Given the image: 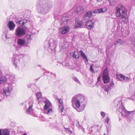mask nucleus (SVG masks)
I'll use <instances>...</instances> for the list:
<instances>
[{
    "mask_svg": "<svg viewBox=\"0 0 135 135\" xmlns=\"http://www.w3.org/2000/svg\"><path fill=\"white\" fill-rule=\"evenodd\" d=\"M85 101V98L83 95L77 94L72 99V106L77 111L81 112L83 110L81 105L84 103Z\"/></svg>",
    "mask_w": 135,
    "mask_h": 135,
    "instance_id": "nucleus-1",
    "label": "nucleus"
},
{
    "mask_svg": "<svg viewBox=\"0 0 135 135\" xmlns=\"http://www.w3.org/2000/svg\"><path fill=\"white\" fill-rule=\"evenodd\" d=\"M52 7L51 2L46 0H38L36 4L38 12L44 15L47 13Z\"/></svg>",
    "mask_w": 135,
    "mask_h": 135,
    "instance_id": "nucleus-2",
    "label": "nucleus"
},
{
    "mask_svg": "<svg viewBox=\"0 0 135 135\" xmlns=\"http://www.w3.org/2000/svg\"><path fill=\"white\" fill-rule=\"evenodd\" d=\"M125 10L124 6L121 4H119L116 8V15L120 17L121 22H125L127 20V14Z\"/></svg>",
    "mask_w": 135,
    "mask_h": 135,
    "instance_id": "nucleus-3",
    "label": "nucleus"
},
{
    "mask_svg": "<svg viewBox=\"0 0 135 135\" xmlns=\"http://www.w3.org/2000/svg\"><path fill=\"white\" fill-rule=\"evenodd\" d=\"M114 103L119 106L118 111L122 115L123 117H128V115L130 114L131 112L126 110L122 105L119 106V104H120L122 103L120 99L118 98H116L114 100Z\"/></svg>",
    "mask_w": 135,
    "mask_h": 135,
    "instance_id": "nucleus-4",
    "label": "nucleus"
},
{
    "mask_svg": "<svg viewBox=\"0 0 135 135\" xmlns=\"http://www.w3.org/2000/svg\"><path fill=\"white\" fill-rule=\"evenodd\" d=\"M15 79V76L13 75H11L9 77V79L11 82H9L10 84L8 85L7 86L5 87L3 89V93L0 94V95L1 96L2 95L3 96L2 98H4V95H5L6 96H9L10 94L11 89L10 87L11 86V84L14 82Z\"/></svg>",
    "mask_w": 135,
    "mask_h": 135,
    "instance_id": "nucleus-5",
    "label": "nucleus"
},
{
    "mask_svg": "<svg viewBox=\"0 0 135 135\" xmlns=\"http://www.w3.org/2000/svg\"><path fill=\"white\" fill-rule=\"evenodd\" d=\"M45 105L44 107V113L48 115H50L52 112V104L48 100L44 101Z\"/></svg>",
    "mask_w": 135,
    "mask_h": 135,
    "instance_id": "nucleus-6",
    "label": "nucleus"
},
{
    "mask_svg": "<svg viewBox=\"0 0 135 135\" xmlns=\"http://www.w3.org/2000/svg\"><path fill=\"white\" fill-rule=\"evenodd\" d=\"M114 86V83L111 82L109 85H107L105 86H103L102 88V90L106 95H108L111 90Z\"/></svg>",
    "mask_w": 135,
    "mask_h": 135,
    "instance_id": "nucleus-7",
    "label": "nucleus"
},
{
    "mask_svg": "<svg viewBox=\"0 0 135 135\" xmlns=\"http://www.w3.org/2000/svg\"><path fill=\"white\" fill-rule=\"evenodd\" d=\"M58 39L55 37H53L49 40V47L52 50L55 49L57 46L58 44Z\"/></svg>",
    "mask_w": 135,
    "mask_h": 135,
    "instance_id": "nucleus-8",
    "label": "nucleus"
},
{
    "mask_svg": "<svg viewBox=\"0 0 135 135\" xmlns=\"http://www.w3.org/2000/svg\"><path fill=\"white\" fill-rule=\"evenodd\" d=\"M23 57V55H22L13 56L12 57V62L16 67H17V64H19L21 61H22Z\"/></svg>",
    "mask_w": 135,
    "mask_h": 135,
    "instance_id": "nucleus-9",
    "label": "nucleus"
},
{
    "mask_svg": "<svg viewBox=\"0 0 135 135\" xmlns=\"http://www.w3.org/2000/svg\"><path fill=\"white\" fill-rule=\"evenodd\" d=\"M26 33V31L23 28L18 27L16 30L15 34L17 36L21 37L24 36Z\"/></svg>",
    "mask_w": 135,
    "mask_h": 135,
    "instance_id": "nucleus-10",
    "label": "nucleus"
},
{
    "mask_svg": "<svg viewBox=\"0 0 135 135\" xmlns=\"http://www.w3.org/2000/svg\"><path fill=\"white\" fill-rule=\"evenodd\" d=\"M103 79L104 83H108L110 81L108 71L107 68L105 69L104 71Z\"/></svg>",
    "mask_w": 135,
    "mask_h": 135,
    "instance_id": "nucleus-11",
    "label": "nucleus"
},
{
    "mask_svg": "<svg viewBox=\"0 0 135 135\" xmlns=\"http://www.w3.org/2000/svg\"><path fill=\"white\" fill-rule=\"evenodd\" d=\"M69 28L68 26H65L60 28L59 32L62 35L65 34L69 31Z\"/></svg>",
    "mask_w": 135,
    "mask_h": 135,
    "instance_id": "nucleus-12",
    "label": "nucleus"
},
{
    "mask_svg": "<svg viewBox=\"0 0 135 135\" xmlns=\"http://www.w3.org/2000/svg\"><path fill=\"white\" fill-rule=\"evenodd\" d=\"M16 21L17 24L20 25L21 26H23L27 22L26 20H22L21 18L20 19L16 18Z\"/></svg>",
    "mask_w": 135,
    "mask_h": 135,
    "instance_id": "nucleus-13",
    "label": "nucleus"
},
{
    "mask_svg": "<svg viewBox=\"0 0 135 135\" xmlns=\"http://www.w3.org/2000/svg\"><path fill=\"white\" fill-rule=\"evenodd\" d=\"M69 20L68 16L63 17L60 21V25L62 26L66 24Z\"/></svg>",
    "mask_w": 135,
    "mask_h": 135,
    "instance_id": "nucleus-14",
    "label": "nucleus"
},
{
    "mask_svg": "<svg viewBox=\"0 0 135 135\" xmlns=\"http://www.w3.org/2000/svg\"><path fill=\"white\" fill-rule=\"evenodd\" d=\"M7 26L11 31H13L16 26L15 24L14 23L13 21H10L8 23Z\"/></svg>",
    "mask_w": 135,
    "mask_h": 135,
    "instance_id": "nucleus-15",
    "label": "nucleus"
},
{
    "mask_svg": "<svg viewBox=\"0 0 135 135\" xmlns=\"http://www.w3.org/2000/svg\"><path fill=\"white\" fill-rule=\"evenodd\" d=\"M84 11V8L82 6H79L76 8V13L79 15H81Z\"/></svg>",
    "mask_w": 135,
    "mask_h": 135,
    "instance_id": "nucleus-16",
    "label": "nucleus"
},
{
    "mask_svg": "<svg viewBox=\"0 0 135 135\" xmlns=\"http://www.w3.org/2000/svg\"><path fill=\"white\" fill-rule=\"evenodd\" d=\"M107 10V8L104 7L100 9H95L94 11V13H97L104 12Z\"/></svg>",
    "mask_w": 135,
    "mask_h": 135,
    "instance_id": "nucleus-17",
    "label": "nucleus"
},
{
    "mask_svg": "<svg viewBox=\"0 0 135 135\" xmlns=\"http://www.w3.org/2000/svg\"><path fill=\"white\" fill-rule=\"evenodd\" d=\"M125 43V41L123 40L119 39L115 42L114 45L115 46H117L120 45H123Z\"/></svg>",
    "mask_w": 135,
    "mask_h": 135,
    "instance_id": "nucleus-18",
    "label": "nucleus"
},
{
    "mask_svg": "<svg viewBox=\"0 0 135 135\" xmlns=\"http://www.w3.org/2000/svg\"><path fill=\"white\" fill-rule=\"evenodd\" d=\"M93 25L91 21L90 20H88L86 24V27L88 29H91L93 27Z\"/></svg>",
    "mask_w": 135,
    "mask_h": 135,
    "instance_id": "nucleus-19",
    "label": "nucleus"
},
{
    "mask_svg": "<svg viewBox=\"0 0 135 135\" xmlns=\"http://www.w3.org/2000/svg\"><path fill=\"white\" fill-rule=\"evenodd\" d=\"M83 22L81 20L78 19L75 20V28L79 27L81 26Z\"/></svg>",
    "mask_w": 135,
    "mask_h": 135,
    "instance_id": "nucleus-20",
    "label": "nucleus"
},
{
    "mask_svg": "<svg viewBox=\"0 0 135 135\" xmlns=\"http://www.w3.org/2000/svg\"><path fill=\"white\" fill-rule=\"evenodd\" d=\"M70 54L74 58L76 59H78L80 57L79 53L77 51L71 52Z\"/></svg>",
    "mask_w": 135,
    "mask_h": 135,
    "instance_id": "nucleus-21",
    "label": "nucleus"
},
{
    "mask_svg": "<svg viewBox=\"0 0 135 135\" xmlns=\"http://www.w3.org/2000/svg\"><path fill=\"white\" fill-rule=\"evenodd\" d=\"M80 53L81 54V56L83 57V59H84L87 62H88V60L87 57L85 54L83 52L82 50L80 51Z\"/></svg>",
    "mask_w": 135,
    "mask_h": 135,
    "instance_id": "nucleus-22",
    "label": "nucleus"
},
{
    "mask_svg": "<svg viewBox=\"0 0 135 135\" xmlns=\"http://www.w3.org/2000/svg\"><path fill=\"white\" fill-rule=\"evenodd\" d=\"M92 15V13L90 12H87L85 15L84 17V18L85 20H87L91 17Z\"/></svg>",
    "mask_w": 135,
    "mask_h": 135,
    "instance_id": "nucleus-23",
    "label": "nucleus"
},
{
    "mask_svg": "<svg viewBox=\"0 0 135 135\" xmlns=\"http://www.w3.org/2000/svg\"><path fill=\"white\" fill-rule=\"evenodd\" d=\"M31 104L30 105L28 108L27 109L26 111V113H28L30 114L32 110V106L33 105L32 103V102H29V104L30 105L31 104Z\"/></svg>",
    "mask_w": 135,
    "mask_h": 135,
    "instance_id": "nucleus-24",
    "label": "nucleus"
},
{
    "mask_svg": "<svg viewBox=\"0 0 135 135\" xmlns=\"http://www.w3.org/2000/svg\"><path fill=\"white\" fill-rule=\"evenodd\" d=\"M25 43V41L23 39H18L17 44L20 46H22Z\"/></svg>",
    "mask_w": 135,
    "mask_h": 135,
    "instance_id": "nucleus-25",
    "label": "nucleus"
},
{
    "mask_svg": "<svg viewBox=\"0 0 135 135\" xmlns=\"http://www.w3.org/2000/svg\"><path fill=\"white\" fill-rule=\"evenodd\" d=\"M7 81V79L6 77L3 76H1L0 78V83L3 84V83Z\"/></svg>",
    "mask_w": 135,
    "mask_h": 135,
    "instance_id": "nucleus-26",
    "label": "nucleus"
},
{
    "mask_svg": "<svg viewBox=\"0 0 135 135\" xmlns=\"http://www.w3.org/2000/svg\"><path fill=\"white\" fill-rule=\"evenodd\" d=\"M3 135H10V131L8 129H4L3 131Z\"/></svg>",
    "mask_w": 135,
    "mask_h": 135,
    "instance_id": "nucleus-27",
    "label": "nucleus"
},
{
    "mask_svg": "<svg viewBox=\"0 0 135 135\" xmlns=\"http://www.w3.org/2000/svg\"><path fill=\"white\" fill-rule=\"evenodd\" d=\"M124 75H117V78L120 80H123Z\"/></svg>",
    "mask_w": 135,
    "mask_h": 135,
    "instance_id": "nucleus-28",
    "label": "nucleus"
},
{
    "mask_svg": "<svg viewBox=\"0 0 135 135\" xmlns=\"http://www.w3.org/2000/svg\"><path fill=\"white\" fill-rule=\"evenodd\" d=\"M2 38L3 40H5L7 38V35L6 32L3 33V35L2 36Z\"/></svg>",
    "mask_w": 135,
    "mask_h": 135,
    "instance_id": "nucleus-29",
    "label": "nucleus"
},
{
    "mask_svg": "<svg viewBox=\"0 0 135 135\" xmlns=\"http://www.w3.org/2000/svg\"><path fill=\"white\" fill-rule=\"evenodd\" d=\"M36 96L38 99V100H39V99L41 98H42L41 94V93L39 92H38L36 94Z\"/></svg>",
    "mask_w": 135,
    "mask_h": 135,
    "instance_id": "nucleus-30",
    "label": "nucleus"
},
{
    "mask_svg": "<svg viewBox=\"0 0 135 135\" xmlns=\"http://www.w3.org/2000/svg\"><path fill=\"white\" fill-rule=\"evenodd\" d=\"M61 64L63 65V66H66V67L69 68L70 69H72V68L70 65L69 63L68 62H66L65 63V65L63 64V63H61Z\"/></svg>",
    "mask_w": 135,
    "mask_h": 135,
    "instance_id": "nucleus-31",
    "label": "nucleus"
},
{
    "mask_svg": "<svg viewBox=\"0 0 135 135\" xmlns=\"http://www.w3.org/2000/svg\"><path fill=\"white\" fill-rule=\"evenodd\" d=\"M64 109V108L63 106L62 105H60L59 106V111H60L61 113H62L63 112V110Z\"/></svg>",
    "mask_w": 135,
    "mask_h": 135,
    "instance_id": "nucleus-32",
    "label": "nucleus"
},
{
    "mask_svg": "<svg viewBox=\"0 0 135 135\" xmlns=\"http://www.w3.org/2000/svg\"><path fill=\"white\" fill-rule=\"evenodd\" d=\"M73 80L77 83L78 84H80V83L78 79L76 78L75 77L73 78Z\"/></svg>",
    "mask_w": 135,
    "mask_h": 135,
    "instance_id": "nucleus-33",
    "label": "nucleus"
},
{
    "mask_svg": "<svg viewBox=\"0 0 135 135\" xmlns=\"http://www.w3.org/2000/svg\"><path fill=\"white\" fill-rule=\"evenodd\" d=\"M107 133H108L109 132L111 129V126H107Z\"/></svg>",
    "mask_w": 135,
    "mask_h": 135,
    "instance_id": "nucleus-34",
    "label": "nucleus"
},
{
    "mask_svg": "<svg viewBox=\"0 0 135 135\" xmlns=\"http://www.w3.org/2000/svg\"><path fill=\"white\" fill-rule=\"evenodd\" d=\"M129 79L126 76H124L123 77V80L124 81H127L129 80Z\"/></svg>",
    "mask_w": 135,
    "mask_h": 135,
    "instance_id": "nucleus-35",
    "label": "nucleus"
},
{
    "mask_svg": "<svg viewBox=\"0 0 135 135\" xmlns=\"http://www.w3.org/2000/svg\"><path fill=\"white\" fill-rule=\"evenodd\" d=\"M126 34H125L124 33H123V36H127L128 35V31H125Z\"/></svg>",
    "mask_w": 135,
    "mask_h": 135,
    "instance_id": "nucleus-36",
    "label": "nucleus"
},
{
    "mask_svg": "<svg viewBox=\"0 0 135 135\" xmlns=\"http://www.w3.org/2000/svg\"><path fill=\"white\" fill-rule=\"evenodd\" d=\"M90 71L94 73V71L93 68V65H91L90 68Z\"/></svg>",
    "mask_w": 135,
    "mask_h": 135,
    "instance_id": "nucleus-37",
    "label": "nucleus"
},
{
    "mask_svg": "<svg viewBox=\"0 0 135 135\" xmlns=\"http://www.w3.org/2000/svg\"><path fill=\"white\" fill-rule=\"evenodd\" d=\"M67 129L66 132L68 133H71L72 132V131H71L69 128H66Z\"/></svg>",
    "mask_w": 135,
    "mask_h": 135,
    "instance_id": "nucleus-38",
    "label": "nucleus"
},
{
    "mask_svg": "<svg viewBox=\"0 0 135 135\" xmlns=\"http://www.w3.org/2000/svg\"><path fill=\"white\" fill-rule=\"evenodd\" d=\"M59 102L60 104H63L62 100L61 99H59Z\"/></svg>",
    "mask_w": 135,
    "mask_h": 135,
    "instance_id": "nucleus-39",
    "label": "nucleus"
},
{
    "mask_svg": "<svg viewBox=\"0 0 135 135\" xmlns=\"http://www.w3.org/2000/svg\"><path fill=\"white\" fill-rule=\"evenodd\" d=\"M101 115L103 116V117H104L105 116V113H104V112H101Z\"/></svg>",
    "mask_w": 135,
    "mask_h": 135,
    "instance_id": "nucleus-40",
    "label": "nucleus"
},
{
    "mask_svg": "<svg viewBox=\"0 0 135 135\" xmlns=\"http://www.w3.org/2000/svg\"><path fill=\"white\" fill-rule=\"evenodd\" d=\"M109 120V118L108 117H107L105 119V121H106V122L108 123V122Z\"/></svg>",
    "mask_w": 135,
    "mask_h": 135,
    "instance_id": "nucleus-41",
    "label": "nucleus"
},
{
    "mask_svg": "<svg viewBox=\"0 0 135 135\" xmlns=\"http://www.w3.org/2000/svg\"><path fill=\"white\" fill-rule=\"evenodd\" d=\"M100 75L99 76L98 78V82L99 81H100Z\"/></svg>",
    "mask_w": 135,
    "mask_h": 135,
    "instance_id": "nucleus-42",
    "label": "nucleus"
},
{
    "mask_svg": "<svg viewBox=\"0 0 135 135\" xmlns=\"http://www.w3.org/2000/svg\"><path fill=\"white\" fill-rule=\"evenodd\" d=\"M98 2H101L102 1V0H96Z\"/></svg>",
    "mask_w": 135,
    "mask_h": 135,
    "instance_id": "nucleus-43",
    "label": "nucleus"
},
{
    "mask_svg": "<svg viewBox=\"0 0 135 135\" xmlns=\"http://www.w3.org/2000/svg\"><path fill=\"white\" fill-rule=\"evenodd\" d=\"M0 135H2V132H1V129H0Z\"/></svg>",
    "mask_w": 135,
    "mask_h": 135,
    "instance_id": "nucleus-44",
    "label": "nucleus"
},
{
    "mask_svg": "<svg viewBox=\"0 0 135 135\" xmlns=\"http://www.w3.org/2000/svg\"><path fill=\"white\" fill-rule=\"evenodd\" d=\"M76 125L77 126H79V123L78 122V123H77L76 124Z\"/></svg>",
    "mask_w": 135,
    "mask_h": 135,
    "instance_id": "nucleus-45",
    "label": "nucleus"
},
{
    "mask_svg": "<svg viewBox=\"0 0 135 135\" xmlns=\"http://www.w3.org/2000/svg\"><path fill=\"white\" fill-rule=\"evenodd\" d=\"M1 73L2 72L1 71H0V77L1 76Z\"/></svg>",
    "mask_w": 135,
    "mask_h": 135,
    "instance_id": "nucleus-46",
    "label": "nucleus"
},
{
    "mask_svg": "<svg viewBox=\"0 0 135 135\" xmlns=\"http://www.w3.org/2000/svg\"><path fill=\"white\" fill-rule=\"evenodd\" d=\"M23 135H27V134L26 133H24L23 134Z\"/></svg>",
    "mask_w": 135,
    "mask_h": 135,
    "instance_id": "nucleus-47",
    "label": "nucleus"
},
{
    "mask_svg": "<svg viewBox=\"0 0 135 135\" xmlns=\"http://www.w3.org/2000/svg\"><path fill=\"white\" fill-rule=\"evenodd\" d=\"M30 36H31V35H28V36H29V37H30Z\"/></svg>",
    "mask_w": 135,
    "mask_h": 135,
    "instance_id": "nucleus-48",
    "label": "nucleus"
},
{
    "mask_svg": "<svg viewBox=\"0 0 135 135\" xmlns=\"http://www.w3.org/2000/svg\"><path fill=\"white\" fill-rule=\"evenodd\" d=\"M104 135H105V134H104Z\"/></svg>",
    "mask_w": 135,
    "mask_h": 135,
    "instance_id": "nucleus-49",
    "label": "nucleus"
}]
</instances>
